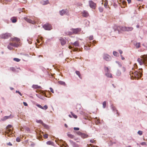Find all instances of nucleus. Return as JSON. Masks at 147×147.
Here are the masks:
<instances>
[{
  "instance_id": "nucleus-1",
  "label": "nucleus",
  "mask_w": 147,
  "mask_h": 147,
  "mask_svg": "<svg viewBox=\"0 0 147 147\" xmlns=\"http://www.w3.org/2000/svg\"><path fill=\"white\" fill-rule=\"evenodd\" d=\"M142 69H139L138 71H134L133 70L132 71H130V74L131 76L134 78L139 79L140 78L142 74Z\"/></svg>"
},
{
  "instance_id": "nucleus-2",
  "label": "nucleus",
  "mask_w": 147,
  "mask_h": 147,
  "mask_svg": "<svg viewBox=\"0 0 147 147\" xmlns=\"http://www.w3.org/2000/svg\"><path fill=\"white\" fill-rule=\"evenodd\" d=\"M137 61L140 65L144 64L147 66V55L141 56L138 59Z\"/></svg>"
},
{
  "instance_id": "nucleus-3",
  "label": "nucleus",
  "mask_w": 147,
  "mask_h": 147,
  "mask_svg": "<svg viewBox=\"0 0 147 147\" xmlns=\"http://www.w3.org/2000/svg\"><path fill=\"white\" fill-rule=\"evenodd\" d=\"M117 29L119 31H131L133 30V28L131 27L119 26L117 27Z\"/></svg>"
},
{
  "instance_id": "nucleus-4",
  "label": "nucleus",
  "mask_w": 147,
  "mask_h": 147,
  "mask_svg": "<svg viewBox=\"0 0 147 147\" xmlns=\"http://www.w3.org/2000/svg\"><path fill=\"white\" fill-rule=\"evenodd\" d=\"M71 31L67 32L66 34L68 35H71L73 34H78L81 31V29L80 28H77L76 29H71Z\"/></svg>"
},
{
  "instance_id": "nucleus-5",
  "label": "nucleus",
  "mask_w": 147,
  "mask_h": 147,
  "mask_svg": "<svg viewBox=\"0 0 147 147\" xmlns=\"http://www.w3.org/2000/svg\"><path fill=\"white\" fill-rule=\"evenodd\" d=\"M13 129L12 126L10 125H9L7 127L5 132L6 134H8V136H9V135H11L12 133V130Z\"/></svg>"
},
{
  "instance_id": "nucleus-6",
  "label": "nucleus",
  "mask_w": 147,
  "mask_h": 147,
  "mask_svg": "<svg viewBox=\"0 0 147 147\" xmlns=\"http://www.w3.org/2000/svg\"><path fill=\"white\" fill-rule=\"evenodd\" d=\"M10 36V34L7 33L2 34L0 36L1 38L3 39H7Z\"/></svg>"
},
{
  "instance_id": "nucleus-7",
  "label": "nucleus",
  "mask_w": 147,
  "mask_h": 147,
  "mask_svg": "<svg viewBox=\"0 0 147 147\" xmlns=\"http://www.w3.org/2000/svg\"><path fill=\"white\" fill-rule=\"evenodd\" d=\"M43 27L47 30H50L52 29L51 26L49 24H47L44 25Z\"/></svg>"
},
{
  "instance_id": "nucleus-8",
  "label": "nucleus",
  "mask_w": 147,
  "mask_h": 147,
  "mask_svg": "<svg viewBox=\"0 0 147 147\" xmlns=\"http://www.w3.org/2000/svg\"><path fill=\"white\" fill-rule=\"evenodd\" d=\"M77 134L83 138H86L88 137V136L87 134L82 133L80 131H78L77 132Z\"/></svg>"
},
{
  "instance_id": "nucleus-9",
  "label": "nucleus",
  "mask_w": 147,
  "mask_h": 147,
  "mask_svg": "<svg viewBox=\"0 0 147 147\" xmlns=\"http://www.w3.org/2000/svg\"><path fill=\"white\" fill-rule=\"evenodd\" d=\"M89 5L90 7L93 9H95L96 8V4L92 1H89Z\"/></svg>"
},
{
  "instance_id": "nucleus-10",
  "label": "nucleus",
  "mask_w": 147,
  "mask_h": 147,
  "mask_svg": "<svg viewBox=\"0 0 147 147\" xmlns=\"http://www.w3.org/2000/svg\"><path fill=\"white\" fill-rule=\"evenodd\" d=\"M24 19L27 22L32 24H34L36 23L35 22L34 20H32L31 19L26 17H25Z\"/></svg>"
},
{
  "instance_id": "nucleus-11",
  "label": "nucleus",
  "mask_w": 147,
  "mask_h": 147,
  "mask_svg": "<svg viewBox=\"0 0 147 147\" xmlns=\"http://www.w3.org/2000/svg\"><path fill=\"white\" fill-rule=\"evenodd\" d=\"M103 58L105 60L107 61H109L110 60L111 57L107 54H104L103 56Z\"/></svg>"
},
{
  "instance_id": "nucleus-12",
  "label": "nucleus",
  "mask_w": 147,
  "mask_h": 147,
  "mask_svg": "<svg viewBox=\"0 0 147 147\" xmlns=\"http://www.w3.org/2000/svg\"><path fill=\"white\" fill-rule=\"evenodd\" d=\"M82 16L83 17L87 18L89 16V14L88 12L86 10H84L82 13Z\"/></svg>"
},
{
  "instance_id": "nucleus-13",
  "label": "nucleus",
  "mask_w": 147,
  "mask_h": 147,
  "mask_svg": "<svg viewBox=\"0 0 147 147\" xmlns=\"http://www.w3.org/2000/svg\"><path fill=\"white\" fill-rule=\"evenodd\" d=\"M36 105L39 108L44 110L47 109L48 108L47 105H45L43 107H42L39 104H37Z\"/></svg>"
},
{
  "instance_id": "nucleus-14",
  "label": "nucleus",
  "mask_w": 147,
  "mask_h": 147,
  "mask_svg": "<svg viewBox=\"0 0 147 147\" xmlns=\"http://www.w3.org/2000/svg\"><path fill=\"white\" fill-rule=\"evenodd\" d=\"M18 42H10L9 45L11 46H13L15 47H18Z\"/></svg>"
},
{
  "instance_id": "nucleus-15",
  "label": "nucleus",
  "mask_w": 147,
  "mask_h": 147,
  "mask_svg": "<svg viewBox=\"0 0 147 147\" xmlns=\"http://www.w3.org/2000/svg\"><path fill=\"white\" fill-rule=\"evenodd\" d=\"M61 42V43L62 45H64L66 43L65 40L62 38H60L59 39Z\"/></svg>"
},
{
  "instance_id": "nucleus-16",
  "label": "nucleus",
  "mask_w": 147,
  "mask_h": 147,
  "mask_svg": "<svg viewBox=\"0 0 147 147\" xmlns=\"http://www.w3.org/2000/svg\"><path fill=\"white\" fill-rule=\"evenodd\" d=\"M36 122L37 123L42 124L45 127H46L47 126V125L46 124L44 123H43L42 121L41 120H36Z\"/></svg>"
},
{
  "instance_id": "nucleus-17",
  "label": "nucleus",
  "mask_w": 147,
  "mask_h": 147,
  "mask_svg": "<svg viewBox=\"0 0 147 147\" xmlns=\"http://www.w3.org/2000/svg\"><path fill=\"white\" fill-rule=\"evenodd\" d=\"M70 142L73 147H80V145L77 144L75 142L71 141H70Z\"/></svg>"
},
{
  "instance_id": "nucleus-18",
  "label": "nucleus",
  "mask_w": 147,
  "mask_h": 147,
  "mask_svg": "<svg viewBox=\"0 0 147 147\" xmlns=\"http://www.w3.org/2000/svg\"><path fill=\"white\" fill-rule=\"evenodd\" d=\"M11 21L12 22L15 23L16 22L17 20V18L16 17H13L11 18Z\"/></svg>"
},
{
  "instance_id": "nucleus-19",
  "label": "nucleus",
  "mask_w": 147,
  "mask_h": 147,
  "mask_svg": "<svg viewBox=\"0 0 147 147\" xmlns=\"http://www.w3.org/2000/svg\"><path fill=\"white\" fill-rule=\"evenodd\" d=\"M11 41L12 42L16 41L17 42H18L20 41V39L18 38L15 37L12 39Z\"/></svg>"
},
{
  "instance_id": "nucleus-20",
  "label": "nucleus",
  "mask_w": 147,
  "mask_h": 147,
  "mask_svg": "<svg viewBox=\"0 0 147 147\" xmlns=\"http://www.w3.org/2000/svg\"><path fill=\"white\" fill-rule=\"evenodd\" d=\"M49 1L48 0L46 1H42L40 2L41 3L42 5H45L49 3Z\"/></svg>"
},
{
  "instance_id": "nucleus-21",
  "label": "nucleus",
  "mask_w": 147,
  "mask_h": 147,
  "mask_svg": "<svg viewBox=\"0 0 147 147\" xmlns=\"http://www.w3.org/2000/svg\"><path fill=\"white\" fill-rule=\"evenodd\" d=\"M66 12V10L64 9H62L61 11H59L60 14L61 16H63V15L65 14Z\"/></svg>"
},
{
  "instance_id": "nucleus-22",
  "label": "nucleus",
  "mask_w": 147,
  "mask_h": 147,
  "mask_svg": "<svg viewBox=\"0 0 147 147\" xmlns=\"http://www.w3.org/2000/svg\"><path fill=\"white\" fill-rule=\"evenodd\" d=\"M81 106L80 105H77L76 106V109L77 111L78 112L81 109Z\"/></svg>"
},
{
  "instance_id": "nucleus-23",
  "label": "nucleus",
  "mask_w": 147,
  "mask_h": 147,
  "mask_svg": "<svg viewBox=\"0 0 147 147\" xmlns=\"http://www.w3.org/2000/svg\"><path fill=\"white\" fill-rule=\"evenodd\" d=\"M10 116H5L3 117V118L1 119V120L2 121H4L5 120L9 119L10 118Z\"/></svg>"
},
{
  "instance_id": "nucleus-24",
  "label": "nucleus",
  "mask_w": 147,
  "mask_h": 147,
  "mask_svg": "<svg viewBox=\"0 0 147 147\" xmlns=\"http://www.w3.org/2000/svg\"><path fill=\"white\" fill-rule=\"evenodd\" d=\"M105 75L108 77H110L112 78V76L111 74L109 73V72L106 73Z\"/></svg>"
},
{
  "instance_id": "nucleus-25",
  "label": "nucleus",
  "mask_w": 147,
  "mask_h": 147,
  "mask_svg": "<svg viewBox=\"0 0 147 147\" xmlns=\"http://www.w3.org/2000/svg\"><path fill=\"white\" fill-rule=\"evenodd\" d=\"M32 87L33 88L35 89L40 88V86H38L37 85H33L32 86Z\"/></svg>"
},
{
  "instance_id": "nucleus-26",
  "label": "nucleus",
  "mask_w": 147,
  "mask_h": 147,
  "mask_svg": "<svg viewBox=\"0 0 147 147\" xmlns=\"http://www.w3.org/2000/svg\"><path fill=\"white\" fill-rule=\"evenodd\" d=\"M104 69L105 72L106 73H108L110 72L108 68L107 67H104Z\"/></svg>"
},
{
  "instance_id": "nucleus-27",
  "label": "nucleus",
  "mask_w": 147,
  "mask_h": 147,
  "mask_svg": "<svg viewBox=\"0 0 147 147\" xmlns=\"http://www.w3.org/2000/svg\"><path fill=\"white\" fill-rule=\"evenodd\" d=\"M73 45L74 46H75V47H78L79 45V43L78 41H76L74 43H73Z\"/></svg>"
},
{
  "instance_id": "nucleus-28",
  "label": "nucleus",
  "mask_w": 147,
  "mask_h": 147,
  "mask_svg": "<svg viewBox=\"0 0 147 147\" xmlns=\"http://www.w3.org/2000/svg\"><path fill=\"white\" fill-rule=\"evenodd\" d=\"M76 74L81 79L82 78V77L81 76V75L80 74V71H76Z\"/></svg>"
},
{
  "instance_id": "nucleus-29",
  "label": "nucleus",
  "mask_w": 147,
  "mask_h": 147,
  "mask_svg": "<svg viewBox=\"0 0 147 147\" xmlns=\"http://www.w3.org/2000/svg\"><path fill=\"white\" fill-rule=\"evenodd\" d=\"M47 144L48 145H51L53 146L54 145V143L52 142L51 141H48L47 142Z\"/></svg>"
},
{
  "instance_id": "nucleus-30",
  "label": "nucleus",
  "mask_w": 147,
  "mask_h": 147,
  "mask_svg": "<svg viewBox=\"0 0 147 147\" xmlns=\"http://www.w3.org/2000/svg\"><path fill=\"white\" fill-rule=\"evenodd\" d=\"M136 47L137 48L140 47V43H137L136 44Z\"/></svg>"
},
{
  "instance_id": "nucleus-31",
  "label": "nucleus",
  "mask_w": 147,
  "mask_h": 147,
  "mask_svg": "<svg viewBox=\"0 0 147 147\" xmlns=\"http://www.w3.org/2000/svg\"><path fill=\"white\" fill-rule=\"evenodd\" d=\"M12 0H3V1H4V3L5 4H7L9 2H10Z\"/></svg>"
},
{
  "instance_id": "nucleus-32",
  "label": "nucleus",
  "mask_w": 147,
  "mask_h": 147,
  "mask_svg": "<svg viewBox=\"0 0 147 147\" xmlns=\"http://www.w3.org/2000/svg\"><path fill=\"white\" fill-rule=\"evenodd\" d=\"M67 136L68 137L71 138H73L74 137V136L73 135L70 134H67Z\"/></svg>"
},
{
  "instance_id": "nucleus-33",
  "label": "nucleus",
  "mask_w": 147,
  "mask_h": 147,
  "mask_svg": "<svg viewBox=\"0 0 147 147\" xmlns=\"http://www.w3.org/2000/svg\"><path fill=\"white\" fill-rule=\"evenodd\" d=\"M59 84L61 85H65V82H64L60 81L58 82Z\"/></svg>"
},
{
  "instance_id": "nucleus-34",
  "label": "nucleus",
  "mask_w": 147,
  "mask_h": 147,
  "mask_svg": "<svg viewBox=\"0 0 147 147\" xmlns=\"http://www.w3.org/2000/svg\"><path fill=\"white\" fill-rule=\"evenodd\" d=\"M121 71L119 70H117V71L116 73V74L117 76H120L121 75Z\"/></svg>"
},
{
  "instance_id": "nucleus-35",
  "label": "nucleus",
  "mask_w": 147,
  "mask_h": 147,
  "mask_svg": "<svg viewBox=\"0 0 147 147\" xmlns=\"http://www.w3.org/2000/svg\"><path fill=\"white\" fill-rule=\"evenodd\" d=\"M71 113L73 117L75 119H76L77 118V116L76 115H75L73 112H71Z\"/></svg>"
},
{
  "instance_id": "nucleus-36",
  "label": "nucleus",
  "mask_w": 147,
  "mask_h": 147,
  "mask_svg": "<svg viewBox=\"0 0 147 147\" xmlns=\"http://www.w3.org/2000/svg\"><path fill=\"white\" fill-rule=\"evenodd\" d=\"M107 4H108V1H105V3H104V6L106 8L107 7Z\"/></svg>"
},
{
  "instance_id": "nucleus-37",
  "label": "nucleus",
  "mask_w": 147,
  "mask_h": 147,
  "mask_svg": "<svg viewBox=\"0 0 147 147\" xmlns=\"http://www.w3.org/2000/svg\"><path fill=\"white\" fill-rule=\"evenodd\" d=\"M44 138L45 139H47L48 138V135L47 134H45L43 135Z\"/></svg>"
},
{
  "instance_id": "nucleus-38",
  "label": "nucleus",
  "mask_w": 147,
  "mask_h": 147,
  "mask_svg": "<svg viewBox=\"0 0 147 147\" xmlns=\"http://www.w3.org/2000/svg\"><path fill=\"white\" fill-rule=\"evenodd\" d=\"M113 54L114 56H118V53L116 51H114L113 52Z\"/></svg>"
},
{
  "instance_id": "nucleus-39",
  "label": "nucleus",
  "mask_w": 147,
  "mask_h": 147,
  "mask_svg": "<svg viewBox=\"0 0 147 147\" xmlns=\"http://www.w3.org/2000/svg\"><path fill=\"white\" fill-rule=\"evenodd\" d=\"M13 60L17 62H19L20 60V59L17 58H14L13 59Z\"/></svg>"
},
{
  "instance_id": "nucleus-40",
  "label": "nucleus",
  "mask_w": 147,
  "mask_h": 147,
  "mask_svg": "<svg viewBox=\"0 0 147 147\" xmlns=\"http://www.w3.org/2000/svg\"><path fill=\"white\" fill-rule=\"evenodd\" d=\"M103 107L104 108H105L106 106V103L105 101H104L102 104Z\"/></svg>"
},
{
  "instance_id": "nucleus-41",
  "label": "nucleus",
  "mask_w": 147,
  "mask_h": 147,
  "mask_svg": "<svg viewBox=\"0 0 147 147\" xmlns=\"http://www.w3.org/2000/svg\"><path fill=\"white\" fill-rule=\"evenodd\" d=\"M121 70L123 72H124L125 71V68L124 67H121Z\"/></svg>"
},
{
  "instance_id": "nucleus-42",
  "label": "nucleus",
  "mask_w": 147,
  "mask_h": 147,
  "mask_svg": "<svg viewBox=\"0 0 147 147\" xmlns=\"http://www.w3.org/2000/svg\"><path fill=\"white\" fill-rule=\"evenodd\" d=\"M116 63L118 65V66L119 67L121 66V64L120 62L119 61H116Z\"/></svg>"
},
{
  "instance_id": "nucleus-43",
  "label": "nucleus",
  "mask_w": 147,
  "mask_h": 147,
  "mask_svg": "<svg viewBox=\"0 0 147 147\" xmlns=\"http://www.w3.org/2000/svg\"><path fill=\"white\" fill-rule=\"evenodd\" d=\"M9 44L7 46V48L11 50L13 49V48Z\"/></svg>"
},
{
  "instance_id": "nucleus-44",
  "label": "nucleus",
  "mask_w": 147,
  "mask_h": 147,
  "mask_svg": "<svg viewBox=\"0 0 147 147\" xmlns=\"http://www.w3.org/2000/svg\"><path fill=\"white\" fill-rule=\"evenodd\" d=\"M138 133L140 135H141L142 134V132L141 131H139L138 132Z\"/></svg>"
},
{
  "instance_id": "nucleus-45",
  "label": "nucleus",
  "mask_w": 147,
  "mask_h": 147,
  "mask_svg": "<svg viewBox=\"0 0 147 147\" xmlns=\"http://www.w3.org/2000/svg\"><path fill=\"white\" fill-rule=\"evenodd\" d=\"M89 39L90 40H93V36H89Z\"/></svg>"
},
{
  "instance_id": "nucleus-46",
  "label": "nucleus",
  "mask_w": 147,
  "mask_h": 147,
  "mask_svg": "<svg viewBox=\"0 0 147 147\" xmlns=\"http://www.w3.org/2000/svg\"><path fill=\"white\" fill-rule=\"evenodd\" d=\"M90 142L92 143H96V140H94L93 139L90 140Z\"/></svg>"
},
{
  "instance_id": "nucleus-47",
  "label": "nucleus",
  "mask_w": 147,
  "mask_h": 147,
  "mask_svg": "<svg viewBox=\"0 0 147 147\" xmlns=\"http://www.w3.org/2000/svg\"><path fill=\"white\" fill-rule=\"evenodd\" d=\"M20 2H21L22 3H25L26 2V0H21L20 1Z\"/></svg>"
},
{
  "instance_id": "nucleus-48",
  "label": "nucleus",
  "mask_w": 147,
  "mask_h": 147,
  "mask_svg": "<svg viewBox=\"0 0 147 147\" xmlns=\"http://www.w3.org/2000/svg\"><path fill=\"white\" fill-rule=\"evenodd\" d=\"M140 144L142 145H146V142H145L141 143Z\"/></svg>"
},
{
  "instance_id": "nucleus-49",
  "label": "nucleus",
  "mask_w": 147,
  "mask_h": 147,
  "mask_svg": "<svg viewBox=\"0 0 147 147\" xmlns=\"http://www.w3.org/2000/svg\"><path fill=\"white\" fill-rule=\"evenodd\" d=\"M16 92L18 93L20 96H22V94L19 91L16 90Z\"/></svg>"
},
{
  "instance_id": "nucleus-50",
  "label": "nucleus",
  "mask_w": 147,
  "mask_h": 147,
  "mask_svg": "<svg viewBox=\"0 0 147 147\" xmlns=\"http://www.w3.org/2000/svg\"><path fill=\"white\" fill-rule=\"evenodd\" d=\"M10 69L11 70L13 71H14L15 70V69L13 67H11L10 68Z\"/></svg>"
},
{
  "instance_id": "nucleus-51",
  "label": "nucleus",
  "mask_w": 147,
  "mask_h": 147,
  "mask_svg": "<svg viewBox=\"0 0 147 147\" xmlns=\"http://www.w3.org/2000/svg\"><path fill=\"white\" fill-rule=\"evenodd\" d=\"M16 140L17 142H20V139L19 138H16Z\"/></svg>"
},
{
  "instance_id": "nucleus-52",
  "label": "nucleus",
  "mask_w": 147,
  "mask_h": 147,
  "mask_svg": "<svg viewBox=\"0 0 147 147\" xmlns=\"http://www.w3.org/2000/svg\"><path fill=\"white\" fill-rule=\"evenodd\" d=\"M50 89L51 91L53 93H54V91L53 89L52 88H50Z\"/></svg>"
},
{
  "instance_id": "nucleus-53",
  "label": "nucleus",
  "mask_w": 147,
  "mask_h": 147,
  "mask_svg": "<svg viewBox=\"0 0 147 147\" xmlns=\"http://www.w3.org/2000/svg\"><path fill=\"white\" fill-rule=\"evenodd\" d=\"M74 129L75 130H78L79 129V128L78 127H74Z\"/></svg>"
},
{
  "instance_id": "nucleus-54",
  "label": "nucleus",
  "mask_w": 147,
  "mask_h": 147,
  "mask_svg": "<svg viewBox=\"0 0 147 147\" xmlns=\"http://www.w3.org/2000/svg\"><path fill=\"white\" fill-rule=\"evenodd\" d=\"M62 147H68V146L67 144L63 145L62 146Z\"/></svg>"
},
{
  "instance_id": "nucleus-55",
  "label": "nucleus",
  "mask_w": 147,
  "mask_h": 147,
  "mask_svg": "<svg viewBox=\"0 0 147 147\" xmlns=\"http://www.w3.org/2000/svg\"><path fill=\"white\" fill-rule=\"evenodd\" d=\"M121 59L122 60H124L125 59V58L123 57L122 55H121Z\"/></svg>"
},
{
  "instance_id": "nucleus-56",
  "label": "nucleus",
  "mask_w": 147,
  "mask_h": 147,
  "mask_svg": "<svg viewBox=\"0 0 147 147\" xmlns=\"http://www.w3.org/2000/svg\"><path fill=\"white\" fill-rule=\"evenodd\" d=\"M23 103H24V105L25 106H27L28 105V104H27L26 102H23Z\"/></svg>"
},
{
  "instance_id": "nucleus-57",
  "label": "nucleus",
  "mask_w": 147,
  "mask_h": 147,
  "mask_svg": "<svg viewBox=\"0 0 147 147\" xmlns=\"http://www.w3.org/2000/svg\"><path fill=\"white\" fill-rule=\"evenodd\" d=\"M100 11V12H102L103 11V9L101 8H99Z\"/></svg>"
},
{
  "instance_id": "nucleus-58",
  "label": "nucleus",
  "mask_w": 147,
  "mask_h": 147,
  "mask_svg": "<svg viewBox=\"0 0 147 147\" xmlns=\"http://www.w3.org/2000/svg\"><path fill=\"white\" fill-rule=\"evenodd\" d=\"M7 145L9 146H12V144L10 142H9L7 144Z\"/></svg>"
},
{
  "instance_id": "nucleus-59",
  "label": "nucleus",
  "mask_w": 147,
  "mask_h": 147,
  "mask_svg": "<svg viewBox=\"0 0 147 147\" xmlns=\"http://www.w3.org/2000/svg\"><path fill=\"white\" fill-rule=\"evenodd\" d=\"M119 51L121 54L123 53V52L121 50H119Z\"/></svg>"
},
{
  "instance_id": "nucleus-60",
  "label": "nucleus",
  "mask_w": 147,
  "mask_h": 147,
  "mask_svg": "<svg viewBox=\"0 0 147 147\" xmlns=\"http://www.w3.org/2000/svg\"><path fill=\"white\" fill-rule=\"evenodd\" d=\"M128 3H129L131 2V0H127Z\"/></svg>"
},
{
  "instance_id": "nucleus-61",
  "label": "nucleus",
  "mask_w": 147,
  "mask_h": 147,
  "mask_svg": "<svg viewBox=\"0 0 147 147\" xmlns=\"http://www.w3.org/2000/svg\"><path fill=\"white\" fill-rule=\"evenodd\" d=\"M72 47L71 46H69V49H71V48H72Z\"/></svg>"
},
{
  "instance_id": "nucleus-62",
  "label": "nucleus",
  "mask_w": 147,
  "mask_h": 147,
  "mask_svg": "<svg viewBox=\"0 0 147 147\" xmlns=\"http://www.w3.org/2000/svg\"><path fill=\"white\" fill-rule=\"evenodd\" d=\"M92 42L93 44H94L96 43V41L95 40H93V41Z\"/></svg>"
},
{
  "instance_id": "nucleus-63",
  "label": "nucleus",
  "mask_w": 147,
  "mask_h": 147,
  "mask_svg": "<svg viewBox=\"0 0 147 147\" xmlns=\"http://www.w3.org/2000/svg\"><path fill=\"white\" fill-rule=\"evenodd\" d=\"M36 41H37V42H38V43H39V40L37 39L36 40Z\"/></svg>"
},
{
  "instance_id": "nucleus-64",
  "label": "nucleus",
  "mask_w": 147,
  "mask_h": 147,
  "mask_svg": "<svg viewBox=\"0 0 147 147\" xmlns=\"http://www.w3.org/2000/svg\"><path fill=\"white\" fill-rule=\"evenodd\" d=\"M91 145V147H96L94 146L93 145Z\"/></svg>"
}]
</instances>
